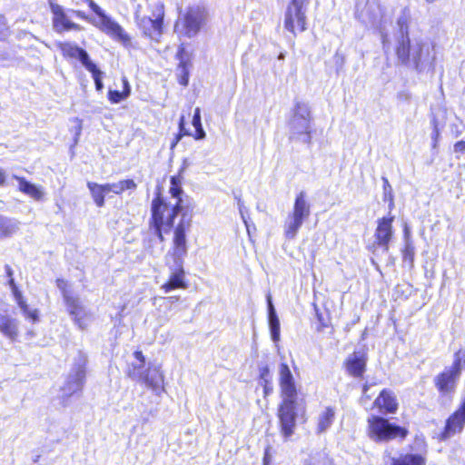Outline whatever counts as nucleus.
I'll return each instance as SVG.
<instances>
[{"label":"nucleus","instance_id":"obj_1","mask_svg":"<svg viewBox=\"0 0 465 465\" xmlns=\"http://www.w3.org/2000/svg\"><path fill=\"white\" fill-rule=\"evenodd\" d=\"M184 180V167H181L177 173L170 177V195L175 199L171 204L163 194L162 186H156L150 205V217L147 226L149 232L160 242H165L166 236L173 232L176 225L175 219L183 209V183Z\"/></svg>","mask_w":465,"mask_h":465},{"label":"nucleus","instance_id":"obj_2","mask_svg":"<svg viewBox=\"0 0 465 465\" xmlns=\"http://www.w3.org/2000/svg\"><path fill=\"white\" fill-rule=\"evenodd\" d=\"M279 387L282 401L276 415L280 432L287 440L295 431L298 411H304L306 409V401L299 397L295 380L286 362L279 366Z\"/></svg>","mask_w":465,"mask_h":465},{"label":"nucleus","instance_id":"obj_3","mask_svg":"<svg viewBox=\"0 0 465 465\" xmlns=\"http://www.w3.org/2000/svg\"><path fill=\"white\" fill-rule=\"evenodd\" d=\"M193 223L192 214L183 212L181 214L178 223L176 224L172 239V247L169 255L175 263V267L172 270L168 279L161 286L165 292L174 290H185L188 288L185 270L183 265V257L187 254V232L190 231Z\"/></svg>","mask_w":465,"mask_h":465},{"label":"nucleus","instance_id":"obj_4","mask_svg":"<svg viewBox=\"0 0 465 465\" xmlns=\"http://www.w3.org/2000/svg\"><path fill=\"white\" fill-rule=\"evenodd\" d=\"M465 370V349L460 348L453 354L450 366L444 368L433 378V385L440 399L451 400L456 392L458 382Z\"/></svg>","mask_w":465,"mask_h":465},{"label":"nucleus","instance_id":"obj_5","mask_svg":"<svg viewBox=\"0 0 465 465\" xmlns=\"http://www.w3.org/2000/svg\"><path fill=\"white\" fill-rule=\"evenodd\" d=\"M134 357L139 361V364H132L126 370L127 377L132 379H138L156 395H161L163 392H164L165 378L161 366L150 363L144 369L145 356L140 350H137L134 352Z\"/></svg>","mask_w":465,"mask_h":465},{"label":"nucleus","instance_id":"obj_6","mask_svg":"<svg viewBox=\"0 0 465 465\" xmlns=\"http://www.w3.org/2000/svg\"><path fill=\"white\" fill-rule=\"evenodd\" d=\"M366 433L375 442L389 441L399 438L405 439L409 431L406 428L391 423L388 419L381 415H371L367 419Z\"/></svg>","mask_w":465,"mask_h":465},{"label":"nucleus","instance_id":"obj_7","mask_svg":"<svg viewBox=\"0 0 465 465\" xmlns=\"http://www.w3.org/2000/svg\"><path fill=\"white\" fill-rule=\"evenodd\" d=\"M152 16H149L135 12L134 22L143 37L153 42H159L163 34L164 5L161 2L156 3L152 9Z\"/></svg>","mask_w":465,"mask_h":465},{"label":"nucleus","instance_id":"obj_8","mask_svg":"<svg viewBox=\"0 0 465 465\" xmlns=\"http://www.w3.org/2000/svg\"><path fill=\"white\" fill-rule=\"evenodd\" d=\"M83 2L86 3L90 9L98 16L99 22L94 25L99 30L113 40L120 42L125 48L132 46V37L118 22L107 15L94 0H83Z\"/></svg>","mask_w":465,"mask_h":465},{"label":"nucleus","instance_id":"obj_9","mask_svg":"<svg viewBox=\"0 0 465 465\" xmlns=\"http://www.w3.org/2000/svg\"><path fill=\"white\" fill-rule=\"evenodd\" d=\"M310 0H290L283 14V28L296 36L307 30L306 9Z\"/></svg>","mask_w":465,"mask_h":465},{"label":"nucleus","instance_id":"obj_10","mask_svg":"<svg viewBox=\"0 0 465 465\" xmlns=\"http://www.w3.org/2000/svg\"><path fill=\"white\" fill-rule=\"evenodd\" d=\"M311 207L306 200V193L300 192L294 200L292 213L289 214V221L284 226V234L287 238L292 239L297 234L303 222L309 218Z\"/></svg>","mask_w":465,"mask_h":465},{"label":"nucleus","instance_id":"obj_11","mask_svg":"<svg viewBox=\"0 0 465 465\" xmlns=\"http://www.w3.org/2000/svg\"><path fill=\"white\" fill-rule=\"evenodd\" d=\"M394 219L393 215H387L376 221L374 241L368 246L370 252H375L378 249H381L385 252L389 251L390 243L394 237Z\"/></svg>","mask_w":465,"mask_h":465},{"label":"nucleus","instance_id":"obj_12","mask_svg":"<svg viewBox=\"0 0 465 465\" xmlns=\"http://www.w3.org/2000/svg\"><path fill=\"white\" fill-rule=\"evenodd\" d=\"M86 366L87 359L85 356L80 357L77 362L74 363L71 373L67 376L62 387V391L66 397H71L83 391L86 380Z\"/></svg>","mask_w":465,"mask_h":465},{"label":"nucleus","instance_id":"obj_13","mask_svg":"<svg viewBox=\"0 0 465 465\" xmlns=\"http://www.w3.org/2000/svg\"><path fill=\"white\" fill-rule=\"evenodd\" d=\"M368 353L366 351H354L342 362L346 374L355 380L361 381L367 371Z\"/></svg>","mask_w":465,"mask_h":465},{"label":"nucleus","instance_id":"obj_14","mask_svg":"<svg viewBox=\"0 0 465 465\" xmlns=\"http://www.w3.org/2000/svg\"><path fill=\"white\" fill-rule=\"evenodd\" d=\"M465 426V409L459 406L445 420L441 431L438 435V440L445 441L454 435L460 433Z\"/></svg>","mask_w":465,"mask_h":465},{"label":"nucleus","instance_id":"obj_15","mask_svg":"<svg viewBox=\"0 0 465 465\" xmlns=\"http://www.w3.org/2000/svg\"><path fill=\"white\" fill-rule=\"evenodd\" d=\"M192 124L195 129L194 133H191L186 129L184 115L180 116L178 122V132L175 134L173 146H174L184 136H193L195 140H202L205 138L206 134L202 125L201 109L199 107H196L193 111Z\"/></svg>","mask_w":465,"mask_h":465},{"label":"nucleus","instance_id":"obj_16","mask_svg":"<svg viewBox=\"0 0 465 465\" xmlns=\"http://www.w3.org/2000/svg\"><path fill=\"white\" fill-rule=\"evenodd\" d=\"M49 7L53 14L52 23L53 27L58 33L74 30L81 31L82 26L76 23L72 22L67 16L63 6L58 5L54 0L49 1Z\"/></svg>","mask_w":465,"mask_h":465},{"label":"nucleus","instance_id":"obj_17","mask_svg":"<svg viewBox=\"0 0 465 465\" xmlns=\"http://www.w3.org/2000/svg\"><path fill=\"white\" fill-rule=\"evenodd\" d=\"M206 18L204 10L195 7L189 8L182 19L183 34L187 37H193L201 30Z\"/></svg>","mask_w":465,"mask_h":465},{"label":"nucleus","instance_id":"obj_18","mask_svg":"<svg viewBox=\"0 0 465 465\" xmlns=\"http://www.w3.org/2000/svg\"><path fill=\"white\" fill-rule=\"evenodd\" d=\"M372 409L382 415L395 414L399 409L396 394L391 389H382L375 398Z\"/></svg>","mask_w":465,"mask_h":465},{"label":"nucleus","instance_id":"obj_19","mask_svg":"<svg viewBox=\"0 0 465 465\" xmlns=\"http://www.w3.org/2000/svg\"><path fill=\"white\" fill-rule=\"evenodd\" d=\"M64 302L68 313L73 318L74 322L81 330L86 329L87 323L85 320L87 318V313L79 298L74 295L66 296L65 299H64Z\"/></svg>","mask_w":465,"mask_h":465},{"label":"nucleus","instance_id":"obj_20","mask_svg":"<svg viewBox=\"0 0 465 465\" xmlns=\"http://www.w3.org/2000/svg\"><path fill=\"white\" fill-rule=\"evenodd\" d=\"M57 48L65 59H76L84 66H88L93 63L90 59L88 53L82 47L75 44L69 42H60L57 44Z\"/></svg>","mask_w":465,"mask_h":465},{"label":"nucleus","instance_id":"obj_21","mask_svg":"<svg viewBox=\"0 0 465 465\" xmlns=\"http://www.w3.org/2000/svg\"><path fill=\"white\" fill-rule=\"evenodd\" d=\"M175 58L179 61L177 65V68L180 70L178 83L183 86H187L189 84L191 60L186 52L184 44H181L178 46Z\"/></svg>","mask_w":465,"mask_h":465},{"label":"nucleus","instance_id":"obj_22","mask_svg":"<svg viewBox=\"0 0 465 465\" xmlns=\"http://www.w3.org/2000/svg\"><path fill=\"white\" fill-rule=\"evenodd\" d=\"M427 451L401 452L391 459L390 465H426Z\"/></svg>","mask_w":465,"mask_h":465},{"label":"nucleus","instance_id":"obj_23","mask_svg":"<svg viewBox=\"0 0 465 465\" xmlns=\"http://www.w3.org/2000/svg\"><path fill=\"white\" fill-rule=\"evenodd\" d=\"M293 129L295 130L294 134L299 137L303 135V142L310 144L312 142V127L310 123V115L309 112H307L306 116L302 115H294L292 120Z\"/></svg>","mask_w":465,"mask_h":465},{"label":"nucleus","instance_id":"obj_24","mask_svg":"<svg viewBox=\"0 0 465 465\" xmlns=\"http://www.w3.org/2000/svg\"><path fill=\"white\" fill-rule=\"evenodd\" d=\"M86 185L97 207H103L105 203V195L113 193L112 183L99 184L94 182H87Z\"/></svg>","mask_w":465,"mask_h":465},{"label":"nucleus","instance_id":"obj_25","mask_svg":"<svg viewBox=\"0 0 465 465\" xmlns=\"http://www.w3.org/2000/svg\"><path fill=\"white\" fill-rule=\"evenodd\" d=\"M0 332L10 341H16L19 336V326L17 320L12 318L9 315H1Z\"/></svg>","mask_w":465,"mask_h":465},{"label":"nucleus","instance_id":"obj_26","mask_svg":"<svg viewBox=\"0 0 465 465\" xmlns=\"http://www.w3.org/2000/svg\"><path fill=\"white\" fill-rule=\"evenodd\" d=\"M336 416V409L327 406L319 414L316 420V433L322 434L326 431L333 423Z\"/></svg>","mask_w":465,"mask_h":465},{"label":"nucleus","instance_id":"obj_27","mask_svg":"<svg viewBox=\"0 0 465 465\" xmlns=\"http://www.w3.org/2000/svg\"><path fill=\"white\" fill-rule=\"evenodd\" d=\"M14 179L18 182L19 191L30 196L35 201H41L44 198V193L41 188L28 182L25 177L14 175Z\"/></svg>","mask_w":465,"mask_h":465},{"label":"nucleus","instance_id":"obj_28","mask_svg":"<svg viewBox=\"0 0 465 465\" xmlns=\"http://www.w3.org/2000/svg\"><path fill=\"white\" fill-rule=\"evenodd\" d=\"M395 54L402 64H408L411 61V40L408 35L401 36L398 41Z\"/></svg>","mask_w":465,"mask_h":465},{"label":"nucleus","instance_id":"obj_29","mask_svg":"<svg viewBox=\"0 0 465 465\" xmlns=\"http://www.w3.org/2000/svg\"><path fill=\"white\" fill-rule=\"evenodd\" d=\"M123 90H109L107 93V98L111 104H119L120 102L128 98L131 94V86L128 79L125 76L122 77Z\"/></svg>","mask_w":465,"mask_h":465},{"label":"nucleus","instance_id":"obj_30","mask_svg":"<svg viewBox=\"0 0 465 465\" xmlns=\"http://www.w3.org/2000/svg\"><path fill=\"white\" fill-rule=\"evenodd\" d=\"M258 381L262 387L263 396L267 397L270 395L273 391V386L271 371L268 365L262 366L259 369Z\"/></svg>","mask_w":465,"mask_h":465},{"label":"nucleus","instance_id":"obj_31","mask_svg":"<svg viewBox=\"0 0 465 465\" xmlns=\"http://www.w3.org/2000/svg\"><path fill=\"white\" fill-rule=\"evenodd\" d=\"M15 300L18 307L21 309L22 312L27 319L31 320L33 322H37L39 321L38 311L36 309L32 311L29 310L26 301L24 298L23 294L15 298Z\"/></svg>","mask_w":465,"mask_h":465},{"label":"nucleus","instance_id":"obj_32","mask_svg":"<svg viewBox=\"0 0 465 465\" xmlns=\"http://www.w3.org/2000/svg\"><path fill=\"white\" fill-rule=\"evenodd\" d=\"M136 187L137 184L133 179H124L112 183L113 193L117 195H121L127 190L134 191Z\"/></svg>","mask_w":465,"mask_h":465},{"label":"nucleus","instance_id":"obj_33","mask_svg":"<svg viewBox=\"0 0 465 465\" xmlns=\"http://www.w3.org/2000/svg\"><path fill=\"white\" fill-rule=\"evenodd\" d=\"M16 229V223L0 215V238L10 237Z\"/></svg>","mask_w":465,"mask_h":465},{"label":"nucleus","instance_id":"obj_34","mask_svg":"<svg viewBox=\"0 0 465 465\" xmlns=\"http://www.w3.org/2000/svg\"><path fill=\"white\" fill-rule=\"evenodd\" d=\"M269 307H270V329H271L272 339L274 341H278L280 339V322L274 312L272 304L270 301H269Z\"/></svg>","mask_w":465,"mask_h":465},{"label":"nucleus","instance_id":"obj_35","mask_svg":"<svg viewBox=\"0 0 465 465\" xmlns=\"http://www.w3.org/2000/svg\"><path fill=\"white\" fill-rule=\"evenodd\" d=\"M92 74V77L94 81L95 89L97 91H102L104 84L102 82L103 72L96 66L95 64L91 63L88 66L85 67Z\"/></svg>","mask_w":465,"mask_h":465},{"label":"nucleus","instance_id":"obj_36","mask_svg":"<svg viewBox=\"0 0 465 465\" xmlns=\"http://www.w3.org/2000/svg\"><path fill=\"white\" fill-rule=\"evenodd\" d=\"M5 275L8 278V285L12 291V294L14 298H16L20 295H22V292L19 290L18 286L16 285L15 279H14V272L12 267L9 264L5 265Z\"/></svg>","mask_w":465,"mask_h":465},{"label":"nucleus","instance_id":"obj_37","mask_svg":"<svg viewBox=\"0 0 465 465\" xmlns=\"http://www.w3.org/2000/svg\"><path fill=\"white\" fill-rule=\"evenodd\" d=\"M403 262H407L411 266L413 264L415 251L411 242H406L401 250Z\"/></svg>","mask_w":465,"mask_h":465},{"label":"nucleus","instance_id":"obj_38","mask_svg":"<svg viewBox=\"0 0 465 465\" xmlns=\"http://www.w3.org/2000/svg\"><path fill=\"white\" fill-rule=\"evenodd\" d=\"M55 285L60 290L63 300L65 299L66 296H71L69 283L66 280L63 278H57L55 280Z\"/></svg>","mask_w":465,"mask_h":465},{"label":"nucleus","instance_id":"obj_39","mask_svg":"<svg viewBox=\"0 0 465 465\" xmlns=\"http://www.w3.org/2000/svg\"><path fill=\"white\" fill-rule=\"evenodd\" d=\"M316 317L318 321L317 324V331H322L324 329L328 328L331 325L330 317L323 316L322 312H320L318 310L316 311Z\"/></svg>","mask_w":465,"mask_h":465},{"label":"nucleus","instance_id":"obj_40","mask_svg":"<svg viewBox=\"0 0 465 465\" xmlns=\"http://www.w3.org/2000/svg\"><path fill=\"white\" fill-rule=\"evenodd\" d=\"M9 34V27L5 15L0 13V41H4Z\"/></svg>","mask_w":465,"mask_h":465},{"label":"nucleus","instance_id":"obj_41","mask_svg":"<svg viewBox=\"0 0 465 465\" xmlns=\"http://www.w3.org/2000/svg\"><path fill=\"white\" fill-rule=\"evenodd\" d=\"M422 49H423V44L420 43L415 46L414 54L412 57V62L415 64L416 67L419 66L420 60H421V54H422Z\"/></svg>","mask_w":465,"mask_h":465},{"label":"nucleus","instance_id":"obj_42","mask_svg":"<svg viewBox=\"0 0 465 465\" xmlns=\"http://www.w3.org/2000/svg\"><path fill=\"white\" fill-rule=\"evenodd\" d=\"M440 136V129L438 127V124H437L436 121H434V126H433V131H432V135H431V139H432L431 147H432V149H436L438 147Z\"/></svg>","mask_w":465,"mask_h":465},{"label":"nucleus","instance_id":"obj_43","mask_svg":"<svg viewBox=\"0 0 465 465\" xmlns=\"http://www.w3.org/2000/svg\"><path fill=\"white\" fill-rule=\"evenodd\" d=\"M307 465H333L332 460L327 457H320L311 460Z\"/></svg>","mask_w":465,"mask_h":465},{"label":"nucleus","instance_id":"obj_44","mask_svg":"<svg viewBox=\"0 0 465 465\" xmlns=\"http://www.w3.org/2000/svg\"><path fill=\"white\" fill-rule=\"evenodd\" d=\"M272 455H271V447L267 446L264 449L263 457H262V465H272Z\"/></svg>","mask_w":465,"mask_h":465},{"label":"nucleus","instance_id":"obj_45","mask_svg":"<svg viewBox=\"0 0 465 465\" xmlns=\"http://www.w3.org/2000/svg\"><path fill=\"white\" fill-rule=\"evenodd\" d=\"M454 152L458 154L465 153V141H458L453 145Z\"/></svg>","mask_w":465,"mask_h":465},{"label":"nucleus","instance_id":"obj_46","mask_svg":"<svg viewBox=\"0 0 465 465\" xmlns=\"http://www.w3.org/2000/svg\"><path fill=\"white\" fill-rule=\"evenodd\" d=\"M370 387H371V384H369L368 382H365L361 385V392H362L361 398L364 400H367V401L371 400V396L368 394V391H369Z\"/></svg>","mask_w":465,"mask_h":465},{"label":"nucleus","instance_id":"obj_47","mask_svg":"<svg viewBox=\"0 0 465 465\" xmlns=\"http://www.w3.org/2000/svg\"><path fill=\"white\" fill-rule=\"evenodd\" d=\"M74 13L78 18L84 20V21L91 22V18L84 12L80 11V10H75V11H74Z\"/></svg>","mask_w":465,"mask_h":465},{"label":"nucleus","instance_id":"obj_48","mask_svg":"<svg viewBox=\"0 0 465 465\" xmlns=\"http://www.w3.org/2000/svg\"><path fill=\"white\" fill-rule=\"evenodd\" d=\"M5 182H6L5 173L2 170H0V186L5 184Z\"/></svg>","mask_w":465,"mask_h":465},{"label":"nucleus","instance_id":"obj_49","mask_svg":"<svg viewBox=\"0 0 465 465\" xmlns=\"http://www.w3.org/2000/svg\"><path fill=\"white\" fill-rule=\"evenodd\" d=\"M177 27H178V22L175 24L174 29L176 30Z\"/></svg>","mask_w":465,"mask_h":465}]
</instances>
